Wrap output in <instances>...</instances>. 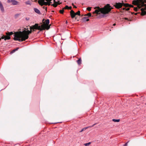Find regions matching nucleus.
<instances>
[{
	"label": "nucleus",
	"instance_id": "obj_1",
	"mask_svg": "<svg viewBox=\"0 0 146 146\" xmlns=\"http://www.w3.org/2000/svg\"><path fill=\"white\" fill-rule=\"evenodd\" d=\"M32 32V30H31L30 31L24 30L22 32H16L14 35V39L20 42L25 41L28 38V35L31 33Z\"/></svg>",
	"mask_w": 146,
	"mask_h": 146
},
{
	"label": "nucleus",
	"instance_id": "obj_2",
	"mask_svg": "<svg viewBox=\"0 0 146 146\" xmlns=\"http://www.w3.org/2000/svg\"><path fill=\"white\" fill-rule=\"evenodd\" d=\"M113 9L110 4H107L103 8H101V13L103 14H108Z\"/></svg>",
	"mask_w": 146,
	"mask_h": 146
},
{
	"label": "nucleus",
	"instance_id": "obj_3",
	"mask_svg": "<svg viewBox=\"0 0 146 146\" xmlns=\"http://www.w3.org/2000/svg\"><path fill=\"white\" fill-rule=\"evenodd\" d=\"M144 3V0H134L133 1V3L134 5H137L139 8H140L141 7L146 5Z\"/></svg>",
	"mask_w": 146,
	"mask_h": 146
},
{
	"label": "nucleus",
	"instance_id": "obj_4",
	"mask_svg": "<svg viewBox=\"0 0 146 146\" xmlns=\"http://www.w3.org/2000/svg\"><path fill=\"white\" fill-rule=\"evenodd\" d=\"M46 27L45 24H42L41 26H40L38 25V24H37V29L38 30L42 31L46 29Z\"/></svg>",
	"mask_w": 146,
	"mask_h": 146
},
{
	"label": "nucleus",
	"instance_id": "obj_5",
	"mask_svg": "<svg viewBox=\"0 0 146 146\" xmlns=\"http://www.w3.org/2000/svg\"><path fill=\"white\" fill-rule=\"evenodd\" d=\"M4 39L5 40H9V33L8 32L7 33L6 35H3L0 38V41L1 39Z\"/></svg>",
	"mask_w": 146,
	"mask_h": 146
},
{
	"label": "nucleus",
	"instance_id": "obj_6",
	"mask_svg": "<svg viewBox=\"0 0 146 146\" xmlns=\"http://www.w3.org/2000/svg\"><path fill=\"white\" fill-rule=\"evenodd\" d=\"M44 0H39L38 1V2L39 5L41 6H42L44 5H47L48 4V2H45Z\"/></svg>",
	"mask_w": 146,
	"mask_h": 146
},
{
	"label": "nucleus",
	"instance_id": "obj_7",
	"mask_svg": "<svg viewBox=\"0 0 146 146\" xmlns=\"http://www.w3.org/2000/svg\"><path fill=\"white\" fill-rule=\"evenodd\" d=\"M123 4L120 3H116L115 5H114L115 7L117 9H119L122 7Z\"/></svg>",
	"mask_w": 146,
	"mask_h": 146
},
{
	"label": "nucleus",
	"instance_id": "obj_8",
	"mask_svg": "<svg viewBox=\"0 0 146 146\" xmlns=\"http://www.w3.org/2000/svg\"><path fill=\"white\" fill-rule=\"evenodd\" d=\"M49 23V20L48 19L46 20L45 21V23L44 24L46 25V29L48 30L50 28V26L48 25Z\"/></svg>",
	"mask_w": 146,
	"mask_h": 146
},
{
	"label": "nucleus",
	"instance_id": "obj_9",
	"mask_svg": "<svg viewBox=\"0 0 146 146\" xmlns=\"http://www.w3.org/2000/svg\"><path fill=\"white\" fill-rule=\"evenodd\" d=\"M37 24L36 23L34 25L31 26L30 27V29L33 30V31H34L35 29H37Z\"/></svg>",
	"mask_w": 146,
	"mask_h": 146
},
{
	"label": "nucleus",
	"instance_id": "obj_10",
	"mask_svg": "<svg viewBox=\"0 0 146 146\" xmlns=\"http://www.w3.org/2000/svg\"><path fill=\"white\" fill-rule=\"evenodd\" d=\"M70 15L72 18H74L76 16V13L73 10H71L70 12Z\"/></svg>",
	"mask_w": 146,
	"mask_h": 146
},
{
	"label": "nucleus",
	"instance_id": "obj_11",
	"mask_svg": "<svg viewBox=\"0 0 146 146\" xmlns=\"http://www.w3.org/2000/svg\"><path fill=\"white\" fill-rule=\"evenodd\" d=\"M145 9L146 10V7L145 8V9L141 8V15H144L146 14V12L144 11Z\"/></svg>",
	"mask_w": 146,
	"mask_h": 146
},
{
	"label": "nucleus",
	"instance_id": "obj_12",
	"mask_svg": "<svg viewBox=\"0 0 146 146\" xmlns=\"http://www.w3.org/2000/svg\"><path fill=\"white\" fill-rule=\"evenodd\" d=\"M96 8H98V9L95 10L94 12L95 13L98 14L99 12H100L101 13V8H100L99 7H96Z\"/></svg>",
	"mask_w": 146,
	"mask_h": 146
},
{
	"label": "nucleus",
	"instance_id": "obj_13",
	"mask_svg": "<svg viewBox=\"0 0 146 146\" xmlns=\"http://www.w3.org/2000/svg\"><path fill=\"white\" fill-rule=\"evenodd\" d=\"M0 9L1 12L3 13L4 12V8L1 1H0Z\"/></svg>",
	"mask_w": 146,
	"mask_h": 146
},
{
	"label": "nucleus",
	"instance_id": "obj_14",
	"mask_svg": "<svg viewBox=\"0 0 146 146\" xmlns=\"http://www.w3.org/2000/svg\"><path fill=\"white\" fill-rule=\"evenodd\" d=\"M11 1L13 5H17L18 3V2L15 0H11Z\"/></svg>",
	"mask_w": 146,
	"mask_h": 146
},
{
	"label": "nucleus",
	"instance_id": "obj_15",
	"mask_svg": "<svg viewBox=\"0 0 146 146\" xmlns=\"http://www.w3.org/2000/svg\"><path fill=\"white\" fill-rule=\"evenodd\" d=\"M54 3L52 4L51 5L54 7H56L57 6L58 4H60L61 3H58L55 0H54Z\"/></svg>",
	"mask_w": 146,
	"mask_h": 146
},
{
	"label": "nucleus",
	"instance_id": "obj_16",
	"mask_svg": "<svg viewBox=\"0 0 146 146\" xmlns=\"http://www.w3.org/2000/svg\"><path fill=\"white\" fill-rule=\"evenodd\" d=\"M34 10L35 12L37 14H41L40 11L37 9L36 8H34Z\"/></svg>",
	"mask_w": 146,
	"mask_h": 146
},
{
	"label": "nucleus",
	"instance_id": "obj_17",
	"mask_svg": "<svg viewBox=\"0 0 146 146\" xmlns=\"http://www.w3.org/2000/svg\"><path fill=\"white\" fill-rule=\"evenodd\" d=\"M96 124H94V125H92L91 126H90V127H85V128H83V129H82V130L80 131V132H82V131H84V130H86L88 128V127H93Z\"/></svg>",
	"mask_w": 146,
	"mask_h": 146
},
{
	"label": "nucleus",
	"instance_id": "obj_18",
	"mask_svg": "<svg viewBox=\"0 0 146 146\" xmlns=\"http://www.w3.org/2000/svg\"><path fill=\"white\" fill-rule=\"evenodd\" d=\"M72 7L71 6L68 7L67 5H66L64 9H72Z\"/></svg>",
	"mask_w": 146,
	"mask_h": 146
},
{
	"label": "nucleus",
	"instance_id": "obj_19",
	"mask_svg": "<svg viewBox=\"0 0 146 146\" xmlns=\"http://www.w3.org/2000/svg\"><path fill=\"white\" fill-rule=\"evenodd\" d=\"M77 62L78 64L80 65L81 63V58H80L77 60Z\"/></svg>",
	"mask_w": 146,
	"mask_h": 146
},
{
	"label": "nucleus",
	"instance_id": "obj_20",
	"mask_svg": "<svg viewBox=\"0 0 146 146\" xmlns=\"http://www.w3.org/2000/svg\"><path fill=\"white\" fill-rule=\"evenodd\" d=\"M25 3L27 5H31V2L29 1H26L25 2Z\"/></svg>",
	"mask_w": 146,
	"mask_h": 146
},
{
	"label": "nucleus",
	"instance_id": "obj_21",
	"mask_svg": "<svg viewBox=\"0 0 146 146\" xmlns=\"http://www.w3.org/2000/svg\"><path fill=\"white\" fill-rule=\"evenodd\" d=\"M112 121L114 122H118L119 121L120 119H112Z\"/></svg>",
	"mask_w": 146,
	"mask_h": 146
},
{
	"label": "nucleus",
	"instance_id": "obj_22",
	"mask_svg": "<svg viewBox=\"0 0 146 146\" xmlns=\"http://www.w3.org/2000/svg\"><path fill=\"white\" fill-rule=\"evenodd\" d=\"M18 49V48H17L15 49H14L11 52L10 54H11L14 52L16 51Z\"/></svg>",
	"mask_w": 146,
	"mask_h": 146
},
{
	"label": "nucleus",
	"instance_id": "obj_23",
	"mask_svg": "<svg viewBox=\"0 0 146 146\" xmlns=\"http://www.w3.org/2000/svg\"><path fill=\"white\" fill-rule=\"evenodd\" d=\"M123 5L126 7H129V4H127V3H123Z\"/></svg>",
	"mask_w": 146,
	"mask_h": 146
},
{
	"label": "nucleus",
	"instance_id": "obj_24",
	"mask_svg": "<svg viewBox=\"0 0 146 146\" xmlns=\"http://www.w3.org/2000/svg\"><path fill=\"white\" fill-rule=\"evenodd\" d=\"M76 13V15H78L79 16L80 15V11H78L76 13Z\"/></svg>",
	"mask_w": 146,
	"mask_h": 146
},
{
	"label": "nucleus",
	"instance_id": "obj_25",
	"mask_svg": "<svg viewBox=\"0 0 146 146\" xmlns=\"http://www.w3.org/2000/svg\"><path fill=\"white\" fill-rule=\"evenodd\" d=\"M83 19L85 20V21H89V19H88L86 17H84L83 18Z\"/></svg>",
	"mask_w": 146,
	"mask_h": 146
},
{
	"label": "nucleus",
	"instance_id": "obj_26",
	"mask_svg": "<svg viewBox=\"0 0 146 146\" xmlns=\"http://www.w3.org/2000/svg\"><path fill=\"white\" fill-rule=\"evenodd\" d=\"M64 9H63L62 10H60L59 11L60 13L61 14H63L64 12Z\"/></svg>",
	"mask_w": 146,
	"mask_h": 146
},
{
	"label": "nucleus",
	"instance_id": "obj_27",
	"mask_svg": "<svg viewBox=\"0 0 146 146\" xmlns=\"http://www.w3.org/2000/svg\"><path fill=\"white\" fill-rule=\"evenodd\" d=\"M90 144V142H89V143H86L84 145L85 146H88Z\"/></svg>",
	"mask_w": 146,
	"mask_h": 146
},
{
	"label": "nucleus",
	"instance_id": "obj_28",
	"mask_svg": "<svg viewBox=\"0 0 146 146\" xmlns=\"http://www.w3.org/2000/svg\"><path fill=\"white\" fill-rule=\"evenodd\" d=\"M91 14L90 13H88L87 14L85 15V16H87L88 15L90 17L91 16Z\"/></svg>",
	"mask_w": 146,
	"mask_h": 146
},
{
	"label": "nucleus",
	"instance_id": "obj_29",
	"mask_svg": "<svg viewBox=\"0 0 146 146\" xmlns=\"http://www.w3.org/2000/svg\"><path fill=\"white\" fill-rule=\"evenodd\" d=\"M91 7H88L87 8V9L88 10V11H90L91 10Z\"/></svg>",
	"mask_w": 146,
	"mask_h": 146
},
{
	"label": "nucleus",
	"instance_id": "obj_30",
	"mask_svg": "<svg viewBox=\"0 0 146 146\" xmlns=\"http://www.w3.org/2000/svg\"><path fill=\"white\" fill-rule=\"evenodd\" d=\"M137 7L134 8V10L135 11H137Z\"/></svg>",
	"mask_w": 146,
	"mask_h": 146
},
{
	"label": "nucleus",
	"instance_id": "obj_31",
	"mask_svg": "<svg viewBox=\"0 0 146 146\" xmlns=\"http://www.w3.org/2000/svg\"><path fill=\"white\" fill-rule=\"evenodd\" d=\"M129 7H133V6L132 5H129Z\"/></svg>",
	"mask_w": 146,
	"mask_h": 146
},
{
	"label": "nucleus",
	"instance_id": "obj_32",
	"mask_svg": "<svg viewBox=\"0 0 146 146\" xmlns=\"http://www.w3.org/2000/svg\"><path fill=\"white\" fill-rule=\"evenodd\" d=\"M51 2H48V4H47V5H50V3H51Z\"/></svg>",
	"mask_w": 146,
	"mask_h": 146
},
{
	"label": "nucleus",
	"instance_id": "obj_33",
	"mask_svg": "<svg viewBox=\"0 0 146 146\" xmlns=\"http://www.w3.org/2000/svg\"><path fill=\"white\" fill-rule=\"evenodd\" d=\"M13 34V32H10V36L12 35Z\"/></svg>",
	"mask_w": 146,
	"mask_h": 146
},
{
	"label": "nucleus",
	"instance_id": "obj_34",
	"mask_svg": "<svg viewBox=\"0 0 146 146\" xmlns=\"http://www.w3.org/2000/svg\"><path fill=\"white\" fill-rule=\"evenodd\" d=\"M129 142V141H128L127 143H126L124 145V146H126L127 145V143Z\"/></svg>",
	"mask_w": 146,
	"mask_h": 146
},
{
	"label": "nucleus",
	"instance_id": "obj_35",
	"mask_svg": "<svg viewBox=\"0 0 146 146\" xmlns=\"http://www.w3.org/2000/svg\"><path fill=\"white\" fill-rule=\"evenodd\" d=\"M46 1H47L48 2H50V1L52 0H45Z\"/></svg>",
	"mask_w": 146,
	"mask_h": 146
},
{
	"label": "nucleus",
	"instance_id": "obj_36",
	"mask_svg": "<svg viewBox=\"0 0 146 146\" xmlns=\"http://www.w3.org/2000/svg\"><path fill=\"white\" fill-rule=\"evenodd\" d=\"M129 8H127L126 9V10L127 11H128L129 10Z\"/></svg>",
	"mask_w": 146,
	"mask_h": 146
},
{
	"label": "nucleus",
	"instance_id": "obj_37",
	"mask_svg": "<svg viewBox=\"0 0 146 146\" xmlns=\"http://www.w3.org/2000/svg\"><path fill=\"white\" fill-rule=\"evenodd\" d=\"M124 19H125V20H128V18H124Z\"/></svg>",
	"mask_w": 146,
	"mask_h": 146
},
{
	"label": "nucleus",
	"instance_id": "obj_38",
	"mask_svg": "<svg viewBox=\"0 0 146 146\" xmlns=\"http://www.w3.org/2000/svg\"><path fill=\"white\" fill-rule=\"evenodd\" d=\"M43 8H45V9H46V10H47V7H43Z\"/></svg>",
	"mask_w": 146,
	"mask_h": 146
},
{
	"label": "nucleus",
	"instance_id": "obj_39",
	"mask_svg": "<svg viewBox=\"0 0 146 146\" xmlns=\"http://www.w3.org/2000/svg\"><path fill=\"white\" fill-rule=\"evenodd\" d=\"M74 8H76L77 7L75 5H74Z\"/></svg>",
	"mask_w": 146,
	"mask_h": 146
},
{
	"label": "nucleus",
	"instance_id": "obj_40",
	"mask_svg": "<svg viewBox=\"0 0 146 146\" xmlns=\"http://www.w3.org/2000/svg\"><path fill=\"white\" fill-rule=\"evenodd\" d=\"M7 2H8V3H9V0H7Z\"/></svg>",
	"mask_w": 146,
	"mask_h": 146
},
{
	"label": "nucleus",
	"instance_id": "obj_41",
	"mask_svg": "<svg viewBox=\"0 0 146 146\" xmlns=\"http://www.w3.org/2000/svg\"><path fill=\"white\" fill-rule=\"evenodd\" d=\"M115 25H116V24H115V23H114V24L113 25V26H115Z\"/></svg>",
	"mask_w": 146,
	"mask_h": 146
},
{
	"label": "nucleus",
	"instance_id": "obj_42",
	"mask_svg": "<svg viewBox=\"0 0 146 146\" xmlns=\"http://www.w3.org/2000/svg\"><path fill=\"white\" fill-rule=\"evenodd\" d=\"M137 13H135V15H137Z\"/></svg>",
	"mask_w": 146,
	"mask_h": 146
},
{
	"label": "nucleus",
	"instance_id": "obj_43",
	"mask_svg": "<svg viewBox=\"0 0 146 146\" xmlns=\"http://www.w3.org/2000/svg\"><path fill=\"white\" fill-rule=\"evenodd\" d=\"M72 5L73 6H74V3H72Z\"/></svg>",
	"mask_w": 146,
	"mask_h": 146
},
{
	"label": "nucleus",
	"instance_id": "obj_44",
	"mask_svg": "<svg viewBox=\"0 0 146 146\" xmlns=\"http://www.w3.org/2000/svg\"><path fill=\"white\" fill-rule=\"evenodd\" d=\"M66 23H67V21H66Z\"/></svg>",
	"mask_w": 146,
	"mask_h": 146
},
{
	"label": "nucleus",
	"instance_id": "obj_45",
	"mask_svg": "<svg viewBox=\"0 0 146 146\" xmlns=\"http://www.w3.org/2000/svg\"><path fill=\"white\" fill-rule=\"evenodd\" d=\"M123 9H125V8H123Z\"/></svg>",
	"mask_w": 146,
	"mask_h": 146
},
{
	"label": "nucleus",
	"instance_id": "obj_46",
	"mask_svg": "<svg viewBox=\"0 0 146 146\" xmlns=\"http://www.w3.org/2000/svg\"><path fill=\"white\" fill-rule=\"evenodd\" d=\"M146 3V1L145 2Z\"/></svg>",
	"mask_w": 146,
	"mask_h": 146
}]
</instances>
